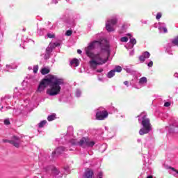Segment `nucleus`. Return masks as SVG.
Returning <instances> with one entry per match:
<instances>
[{"label":"nucleus","mask_w":178,"mask_h":178,"mask_svg":"<svg viewBox=\"0 0 178 178\" xmlns=\"http://www.w3.org/2000/svg\"><path fill=\"white\" fill-rule=\"evenodd\" d=\"M145 84H147V77L143 76L139 79V87L135 86V88L140 89L141 87H144Z\"/></svg>","instance_id":"15"},{"label":"nucleus","mask_w":178,"mask_h":178,"mask_svg":"<svg viewBox=\"0 0 178 178\" xmlns=\"http://www.w3.org/2000/svg\"><path fill=\"white\" fill-rule=\"evenodd\" d=\"M98 80H99V81H104V79H102V78H98Z\"/></svg>","instance_id":"47"},{"label":"nucleus","mask_w":178,"mask_h":178,"mask_svg":"<svg viewBox=\"0 0 178 178\" xmlns=\"http://www.w3.org/2000/svg\"><path fill=\"white\" fill-rule=\"evenodd\" d=\"M38 33L40 34V35H42V34L40 33H41V30H38Z\"/></svg>","instance_id":"48"},{"label":"nucleus","mask_w":178,"mask_h":178,"mask_svg":"<svg viewBox=\"0 0 178 178\" xmlns=\"http://www.w3.org/2000/svg\"><path fill=\"white\" fill-rule=\"evenodd\" d=\"M53 3H58V1L56 0H52Z\"/></svg>","instance_id":"46"},{"label":"nucleus","mask_w":178,"mask_h":178,"mask_svg":"<svg viewBox=\"0 0 178 178\" xmlns=\"http://www.w3.org/2000/svg\"><path fill=\"white\" fill-rule=\"evenodd\" d=\"M138 141L140 143V141H141V140L138 139Z\"/></svg>","instance_id":"53"},{"label":"nucleus","mask_w":178,"mask_h":178,"mask_svg":"<svg viewBox=\"0 0 178 178\" xmlns=\"http://www.w3.org/2000/svg\"><path fill=\"white\" fill-rule=\"evenodd\" d=\"M3 143H9L10 144H12L16 148L20 147V138L15 136L13 137V140H3Z\"/></svg>","instance_id":"7"},{"label":"nucleus","mask_w":178,"mask_h":178,"mask_svg":"<svg viewBox=\"0 0 178 178\" xmlns=\"http://www.w3.org/2000/svg\"><path fill=\"white\" fill-rule=\"evenodd\" d=\"M121 42H127L129 41V38L127 37H122L120 38Z\"/></svg>","instance_id":"26"},{"label":"nucleus","mask_w":178,"mask_h":178,"mask_svg":"<svg viewBox=\"0 0 178 178\" xmlns=\"http://www.w3.org/2000/svg\"><path fill=\"white\" fill-rule=\"evenodd\" d=\"M138 122L143 126L139 131L140 136H144V134H148L151 130H152V125L149 121V118H147V113L143 112L140 115H138Z\"/></svg>","instance_id":"3"},{"label":"nucleus","mask_w":178,"mask_h":178,"mask_svg":"<svg viewBox=\"0 0 178 178\" xmlns=\"http://www.w3.org/2000/svg\"><path fill=\"white\" fill-rule=\"evenodd\" d=\"M162 17V14L161 13H158L156 17V19L157 20H159V19H161Z\"/></svg>","instance_id":"31"},{"label":"nucleus","mask_w":178,"mask_h":178,"mask_svg":"<svg viewBox=\"0 0 178 178\" xmlns=\"http://www.w3.org/2000/svg\"><path fill=\"white\" fill-rule=\"evenodd\" d=\"M108 115V111L105 110L99 111L96 113V119L97 120H105Z\"/></svg>","instance_id":"9"},{"label":"nucleus","mask_w":178,"mask_h":178,"mask_svg":"<svg viewBox=\"0 0 178 178\" xmlns=\"http://www.w3.org/2000/svg\"><path fill=\"white\" fill-rule=\"evenodd\" d=\"M19 95H20V92H18V93L15 92L13 95V98L19 97Z\"/></svg>","instance_id":"40"},{"label":"nucleus","mask_w":178,"mask_h":178,"mask_svg":"<svg viewBox=\"0 0 178 178\" xmlns=\"http://www.w3.org/2000/svg\"><path fill=\"white\" fill-rule=\"evenodd\" d=\"M118 23V19L116 18H113L111 19L107 20L106 22V29L108 33H111L112 31H115L114 26Z\"/></svg>","instance_id":"6"},{"label":"nucleus","mask_w":178,"mask_h":178,"mask_svg":"<svg viewBox=\"0 0 178 178\" xmlns=\"http://www.w3.org/2000/svg\"><path fill=\"white\" fill-rule=\"evenodd\" d=\"M65 151H66V148L63 147H58L52 152V157L55 158V156H58V155H60V154L65 152Z\"/></svg>","instance_id":"12"},{"label":"nucleus","mask_w":178,"mask_h":178,"mask_svg":"<svg viewBox=\"0 0 178 178\" xmlns=\"http://www.w3.org/2000/svg\"><path fill=\"white\" fill-rule=\"evenodd\" d=\"M159 30L160 33H168V29H166V24L165 23H159Z\"/></svg>","instance_id":"14"},{"label":"nucleus","mask_w":178,"mask_h":178,"mask_svg":"<svg viewBox=\"0 0 178 178\" xmlns=\"http://www.w3.org/2000/svg\"><path fill=\"white\" fill-rule=\"evenodd\" d=\"M10 97L6 96L5 97H2L1 99L0 106L1 108L0 109L1 112H5V111H8V109H10V107H8L5 106V104H8V100H9Z\"/></svg>","instance_id":"8"},{"label":"nucleus","mask_w":178,"mask_h":178,"mask_svg":"<svg viewBox=\"0 0 178 178\" xmlns=\"http://www.w3.org/2000/svg\"><path fill=\"white\" fill-rule=\"evenodd\" d=\"M170 102H167L164 104V106H165V108H168V106H170Z\"/></svg>","instance_id":"36"},{"label":"nucleus","mask_w":178,"mask_h":178,"mask_svg":"<svg viewBox=\"0 0 178 178\" xmlns=\"http://www.w3.org/2000/svg\"><path fill=\"white\" fill-rule=\"evenodd\" d=\"M70 143L72 145H79L82 148H91L95 145V142L86 137L82 138L79 142L76 139H72L70 140Z\"/></svg>","instance_id":"5"},{"label":"nucleus","mask_w":178,"mask_h":178,"mask_svg":"<svg viewBox=\"0 0 178 178\" xmlns=\"http://www.w3.org/2000/svg\"><path fill=\"white\" fill-rule=\"evenodd\" d=\"M174 76H175V77H178V73H175V74H174Z\"/></svg>","instance_id":"50"},{"label":"nucleus","mask_w":178,"mask_h":178,"mask_svg":"<svg viewBox=\"0 0 178 178\" xmlns=\"http://www.w3.org/2000/svg\"><path fill=\"white\" fill-rule=\"evenodd\" d=\"M4 124H6V126H8V124H10V121L9 120V118H6V120H4Z\"/></svg>","instance_id":"28"},{"label":"nucleus","mask_w":178,"mask_h":178,"mask_svg":"<svg viewBox=\"0 0 178 178\" xmlns=\"http://www.w3.org/2000/svg\"><path fill=\"white\" fill-rule=\"evenodd\" d=\"M104 176V173L102 172H99L98 173V178H102V177Z\"/></svg>","instance_id":"37"},{"label":"nucleus","mask_w":178,"mask_h":178,"mask_svg":"<svg viewBox=\"0 0 178 178\" xmlns=\"http://www.w3.org/2000/svg\"><path fill=\"white\" fill-rule=\"evenodd\" d=\"M41 73L43 74V75H45V74H48V73H49V69L48 68H42L41 70Z\"/></svg>","instance_id":"21"},{"label":"nucleus","mask_w":178,"mask_h":178,"mask_svg":"<svg viewBox=\"0 0 178 178\" xmlns=\"http://www.w3.org/2000/svg\"><path fill=\"white\" fill-rule=\"evenodd\" d=\"M75 95H76V97H77L78 98H79V97H81V90H80L79 89H77V90H76Z\"/></svg>","instance_id":"25"},{"label":"nucleus","mask_w":178,"mask_h":178,"mask_svg":"<svg viewBox=\"0 0 178 178\" xmlns=\"http://www.w3.org/2000/svg\"><path fill=\"white\" fill-rule=\"evenodd\" d=\"M60 45V43L56 42H50L49 46L46 49V53L51 54L56 47H59Z\"/></svg>","instance_id":"11"},{"label":"nucleus","mask_w":178,"mask_h":178,"mask_svg":"<svg viewBox=\"0 0 178 178\" xmlns=\"http://www.w3.org/2000/svg\"><path fill=\"white\" fill-rule=\"evenodd\" d=\"M79 65H80V62L77 58H74L70 61V65L72 66V67H77Z\"/></svg>","instance_id":"17"},{"label":"nucleus","mask_w":178,"mask_h":178,"mask_svg":"<svg viewBox=\"0 0 178 178\" xmlns=\"http://www.w3.org/2000/svg\"><path fill=\"white\" fill-rule=\"evenodd\" d=\"M149 56H151V54L148 51H145L139 56V60L141 63H144V62H145V59H148Z\"/></svg>","instance_id":"13"},{"label":"nucleus","mask_w":178,"mask_h":178,"mask_svg":"<svg viewBox=\"0 0 178 178\" xmlns=\"http://www.w3.org/2000/svg\"><path fill=\"white\" fill-rule=\"evenodd\" d=\"M46 92L49 97H55V95H59L60 90H62L61 86H65V79L59 78L57 76L49 75L46 79H44L40 83L38 87V92H42L48 87Z\"/></svg>","instance_id":"2"},{"label":"nucleus","mask_w":178,"mask_h":178,"mask_svg":"<svg viewBox=\"0 0 178 178\" xmlns=\"http://www.w3.org/2000/svg\"><path fill=\"white\" fill-rule=\"evenodd\" d=\"M38 65H35L34 67H33V73H38Z\"/></svg>","instance_id":"30"},{"label":"nucleus","mask_w":178,"mask_h":178,"mask_svg":"<svg viewBox=\"0 0 178 178\" xmlns=\"http://www.w3.org/2000/svg\"><path fill=\"white\" fill-rule=\"evenodd\" d=\"M153 65H154V63H153L152 61H150V62H149V63H147V66H148L149 67H152Z\"/></svg>","instance_id":"38"},{"label":"nucleus","mask_w":178,"mask_h":178,"mask_svg":"<svg viewBox=\"0 0 178 178\" xmlns=\"http://www.w3.org/2000/svg\"><path fill=\"white\" fill-rule=\"evenodd\" d=\"M29 70H31V67H29Z\"/></svg>","instance_id":"51"},{"label":"nucleus","mask_w":178,"mask_h":178,"mask_svg":"<svg viewBox=\"0 0 178 178\" xmlns=\"http://www.w3.org/2000/svg\"><path fill=\"white\" fill-rule=\"evenodd\" d=\"M48 38H55V35L52 33H47Z\"/></svg>","instance_id":"34"},{"label":"nucleus","mask_w":178,"mask_h":178,"mask_svg":"<svg viewBox=\"0 0 178 178\" xmlns=\"http://www.w3.org/2000/svg\"><path fill=\"white\" fill-rule=\"evenodd\" d=\"M69 27H74L75 24H74V20H72L71 22H69Z\"/></svg>","instance_id":"35"},{"label":"nucleus","mask_w":178,"mask_h":178,"mask_svg":"<svg viewBox=\"0 0 178 178\" xmlns=\"http://www.w3.org/2000/svg\"><path fill=\"white\" fill-rule=\"evenodd\" d=\"M127 35L129 37L130 40L129 43L127 45H125V48H127V49H131L134 48V45L137 44V40H136V38H132L131 33H127Z\"/></svg>","instance_id":"10"},{"label":"nucleus","mask_w":178,"mask_h":178,"mask_svg":"<svg viewBox=\"0 0 178 178\" xmlns=\"http://www.w3.org/2000/svg\"><path fill=\"white\" fill-rule=\"evenodd\" d=\"M84 178H94V172L92 170L88 169L86 170L84 175Z\"/></svg>","instance_id":"16"},{"label":"nucleus","mask_w":178,"mask_h":178,"mask_svg":"<svg viewBox=\"0 0 178 178\" xmlns=\"http://www.w3.org/2000/svg\"><path fill=\"white\" fill-rule=\"evenodd\" d=\"M147 178H154V177H152V175H149L147 177Z\"/></svg>","instance_id":"49"},{"label":"nucleus","mask_w":178,"mask_h":178,"mask_svg":"<svg viewBox=\"0 0 178 178\" xmlns=\"http://www.w3.org/2000/svg\"><path fill=\"white\" fill-rule=\"evenodd\" d=\"M115 70H112L108 72V74H106V77H108V79H112V77L115 76Z\"/></svg>","instance_id":"19"},{"label":"nucleus","mask_w":178,"mask_h":178,"mask_svg":"<svg viewBox=\"0 0 178 178\" xmlns=\"http://www.w3.org/2000/svg\"><path fill=\"white\" fill-rule=\"evenodd\" d=\"M85 51L87 56L90 58L89 61L90 69L95 70L98 66L105 65L109 59L111 55L109 42L106 40H95L85 48Z\"/></svg>","instance_id":"1"},{"label":"nucleus","mask_w":178,"mask_h":178,"mask_svg":"<svg viewBox=\"0 0 178 178\" xmlns=\"http://www.w3.org/2000/svg\"><path fill=\"white\" fill-rule=\"evenodd\" d=\"M67 2H69L70 0H65Z\"/></svg>","instance_id":"54"},{"label":"nucleus","mask_w":178,"mask_h":178,"mask_svg":"<svg viewBox=\"0 0 178 178\" xmlns=\"http://www.w3.org/2000/svg\"><path fill=\"white\" fill-rule=\"evenodd\" d=\"M170 169H171V170L172 172H171L172 175H178L177 170H176V169H175L173 168H170Z\"/></svg>","instance_id":"27"},{"label":"nucleus","mask_w":178,"mask_h":178,"mask_svg":"<svg viewBox=\"0 0 178 178\" xmlns=\"http://www.w3.org/2000/svg\"><path fill=\"white\" fill-rule=\"evenodd\" d=\"M49 56H51V54L50 53H47L44 54V59H48L49 58Z\"/></svg>","instance_id":"32"},{"label":"nucleus","mask_w":178,"mask_h":178,"mask_svg":"<svg viewBox=\"0 0 178 178\" xmlns=\"http://www.w3.org/2000/svg\"><path fill=\"white\" fill-rule=\"evenodd\" d=\"M96 72H97V73H102V72H104V69L99 68V69L97 70Z\"/></svg>","instance_id":"39"},{"label":"nucleus","mask_w":178,"mask_h":178,"mask_svg":"<svg viewBox=\"0 0 178 178\" xmlns=\"http://www.w3.org/2000/svg\"><path fill=\"white\" fill-rule=\"evenodd\" d=\"M115 70V73H116V72L118 73H120V72H122V67L117 65V66H115V70Z\"/></svg>","instance_id":"23"},{"label":"nucleus","mask_w":178,"mask_h":178,"mask_svg":"<svg viewBox=\"0 0 178 178\" xmlns=\"http://www.w3.org/2000/svg\"><path fill=\"white\" fill-rule=\"evenodd\" d=\"M178 127V123L175 122L170 125L169 133H175V130Z\"/></svg>","instance_id":"18"},{"label":"nucleus","mask_w":178,"mask_h":178,"mask_svg":"<svg viewBox=\"0 0 178 178\" xmlns=\"http://www.w3.org/2000/svg\"><path fill=\"white\" fill-rule=\"evenodd\" d=\"M23 31H26V29H23Z\"/></svg>","instance_id":"52"},{"label":"nucleus","mask_w":178,"mask_h":178,"mask_svg":"<svg viewBox=\"0 0 178 178\" xmlns=\"http://www.w3.org/2000/svg\"><path fill=\"white\" fill-rule=\"evenodd\" d=\"M6 68L8 69V72H9V70H10V69H13V67H12V66L10 65H6Z\"/></svg>","instance_id":"41"},{"label":"nucleus","mask_w":178,"mask_h":178,"mask_svg":"<svg viewBox=\"0 0 178 178\" xmlns=\"http://www.w3.org/2000/svg\"><path fill=\"white\" fill-rule=\"evenodd\" d=\"M68 131L71 132L73 131V127H68Z\"/></svg>","instance_id":"45"},{"label":"nucleus","mask_w":178,"mask_h":178,"mask_svg":"<svg viewBox=\"0 0 178 178\" xmlns=\"http://www.w3.org/2000/svg\"><path fill=\"white\" fill-rule=\"evenodd\" d=\"M124 70H126L127 73H132V72H133V70H131V69H130V68H129L127 67H126L124 68Z\"/></svg>","instance_id":"33"},{"label":"nucleus","mask_w":178,"mask_h":178,"mask_svg":"<svg viewBox=\"0 0 178 178\" xmlns=\"http://www.w3.org/2000/svg\"><path fill=\"white\" fill-rule=\"evenodd\" d=\"M129 55L130 56H133V55H134V50H132L129 52Z\"/></svg>","instance_id":"42"},{"label":"nucleus","mask_w":178,"mask_h":178,"mask_svg":"<svg viewBox=\"0 0 178 178\" xmlns=\"http://www.w3.org/2000/svg\"><path fill=\"white\" fill-rule=\"evenodd\" d=\"M44 170L46 174L42 176V178H60L62 177V174L54 165H48L44 167Z\"/></svg>","instance_id":"4"},{"label":"nucleus","mask_w":178,"mask_h":178,"mask_svg":"<svg viewBox=\"0 0 178 178\" xmlns=\"http://www.w3.org/2000/svg\"><path fill=\"white\" fill-rule=\"evenodd\" d=\"M172 47V44H168V46H167V49H166V51L168 52V54L169 55H172V51L170 50H168L169 49H170Z\"/></svg>","instance_id":"24"},{"label":"nucleus","mask_w":178,"mask_h":178,"mask_svg":"<svg viewBox=\"0 0 178 178\" xmlns=\"http://www.w3.org/2000/svg\"><path fill=\"white\" fill-rule=\"evenodd\" d=\"M72 34H73V31L72 30H68V31H66L65 35H67L69 37Z\"/></svg>","instance_id":"29"},{"label":"nucleus","mask_w":178,"mask_h":178,"mask_svg":"<svg viewBox=\"0 0 178 178\" xmlns=\"http://www.w3.org/2000/svg\"><path fill=\"white\" fill-rule=\"evenodd\" d=\"M83 51L81 49L77 50V54H79V55H81Z\"/></svg>","instance_id":"43"},{"label":"nucleus","mask_w":178,"mask_h":178,"mask_svg":"<svg viewBox=\"0 0 178 178\" xmlns=\"http://www.w3.org/2000/svg\"><path fill=\"white\" fill-rule=\"evenodd\" d=\"M56 119V114H52L47 117L48 122H52V120H55Z\"/></svg>","instance_id":"20"},{"label":"nucleus","mask_w":178,"mask_h":178,"mask_svg":"<svg viewBox=\"0 0 178 178\" xmlns=\"http://www.w3.org/2000/svg\"><path fill=\"white\" fill-rule=\"evenodd\" d=\"M124 86H127V87H129V81H125L124 82Z\"/></svg>","instance_id":"44"},{"label":"nucleus","mask_w":178,"mask_h":178,"mask_svg":"<svg viewBox=\"0 0 178 178\" xmlns=\"http://www.w3.org/2000/svg\"><path fill=\"white\" fill-rule=\"evenodd\" d=\"M47 124V120H44L38 124V127H44Z\"/></svg>","instance_id":"22"}]
</instances>
